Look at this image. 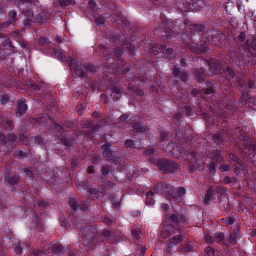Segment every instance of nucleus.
Instances as JSON below:
<instances>
[{
    "label": "nucleus",
    "mask_w": 256,
    "mask_h": 256,
    "mask_svg": "<svg viewBox=\"0 0 256 256\" xmlns=\"http://www.w3.org/2000/svg\"><path fill=\"white\" fill-rule=\"evenodd\" d=\"M205 27L202 25H196L192 24L188 26V30L187 32L190 35L198 34L200 37V40L202 42L200 45L195 44L190 46V50L194 53L201 54L207 52L209 49L206 46L209 42V40L204 32Z\"/></svg>",
    "instance_id": "1"
},
{
    "label": "nucleus",
    "mask_w": 256,
    "mask_h": 256,
    "mask_svg": "<svg viewBox=\"0 0 256 256\" xmlns=\"http://www.w3.org/2000/svg\"><path fill=\"white\" fill-rule=\"evenodd\" d=\"M54 252L56 254H63L64 250L63 247L58 244H50L44 250H40L35 249L30 252V256H43Z\"/></svg>",
    "instance_id": "2"
},
{
    "label": "nucleus",
    "mask_w": 256,
    "mask_h": 256,
    "mask_svg": "<svg viewBox=\"0 0 256 256\" xmlns=\"http://www.w3.org/2000/svg\"><path fill=\"white\" fill-rule=\"evenodd\" d=\"M160 170L164 174H168L175 172L178 168L176 163L172 160L166 159L158 160L156 163Z\"/></svg>",
    "instance_id": "3"
},
{
    "label": "nucleus",
    "mask_w": 256,
    "mask_h": 256,
    "mask_svg": "<svg viewBox=\"0 0 256 256\" xmlns=\"http://www.w3.org/2000/svg\"><path fill=\"white\" fill-rule=\"evenodd\" d=\"M156 192L161 194H164L168 196L174 200H176L178 198L176 196H174L172 192V187L170 184H166L164 182L158 183L154 188Z\"/></svg>",
    "instance_id": "4"
},
{
    "label": "nucleus",
    "mask_w": 256,
    "mask_h": 256,
    "mask_svg": "<svg viewBox=\"0 0 256 256\" xmlns=\"http://www.w3.org/2000/svg\"><path fill=\"white\" fill-rule=\"evenodd\" d=\"M222 60L213 58L208 62L210 71L215 74H219L222 72Z\"/></svg>",
    "instance_id": "5"
},
{
    "label": "nucleus",
    "mask_w": 256,
    "mask_h": 256,
    "mask_svg": "<svg viewBox=\"0 0 256 256\" xmlns=\"http://www.w3.org/2000/svg\"><path fill=\"white\" fill-rule=\"evenodd\" d=\"M187 154V160L188 162V170L190 172H193L196 170L198 166H197L198 159L197 158V154L196 152L192 150H188L186 152Z\"/></svg>",
    "instance_id": "6"
},
{
    "label": "nucleus",
    "mask_w": 256,
    "mask_h": 256,
    "mask_svg": "<svg viewBox=\"0 0 256 256\" xmlns=\"http://www.w3.org/2000/svg\"><path fill=\"white\" fill-rule=\"evenodd\" d=\"M214 192H217L218 194H220L222 196L224 193V190L222 187L220 188H216L214 190H213V188H208L206 194L205 198L204 200V203L206 206L210 204L214 196Z\"/></svg>",
    "instance_id": "7"
},
{
    "label": "nucleus",
    "mask_w": 256,
    "mask_h": 256,
    "mask_svg": "<svg viewBox=\"0 0 256 256\" xmlns=\"http://www.w3.org/2000/svg\"><path fill=\"white\" fill-rule=\"evenodd\" d=\"M69 66L72 70L74 71L76 74L82 78H85L87 74L79 66L74 63V60L70 57L68 58Z\"/></svg>",
    "instance_id": "8"
},
{
    "label": "nucleus",
    "mask_w": 256,
    "mask_h": 256,
    "mask_svg": "<svg viewBox=\"0 0 256 256\" xmlns=\"http://www.w3.org/2000/svg\"><path fill=\"white\" fill-rule=\"evenodd\" d=\"M20 182V177L16 174L6 173L4 183L6 185L13 186L17 184Z\"/></svg>",
    "instance_id": "9"
},
{
    "label": "nucleus",
    "mask_w": 256,
    "mask_h": 256,
    "mask_svg": "<svg viewBox=\"0 0 256 256\" xmlns=\"http://www.w3.org/2000/svg\"><path fill=\"white\" fill-rule=\"evenodd\" d=\"M184 236L182 234L174 236L172 238L166 242V244L168 246L166 250L169 252L172 247L176 246L181 242L184 240Z\"/></svg>",
    "instance_id": "10"
},
{
    "label": "nucleus",
    "mask_w": 256,
    "mask_h": 256,
    "mask_svg": "<svg viewBox=\"0 0 256 256\" xmlns=\"http://www.w3.org/2000/svg\"><path fill=\"white\" fill-rule=\"evenodd\" d=\"M40 120H39V122L44 123V122H50L51 124H54V128L56 130L60 132H62L64 130V128L61 126L54 123V120L52 118L50 117L46 114H42V116L40 118Z\"/></svg>",
    "instance_id": "11"
},
{
    "label": "nucleus",
    "mask_w": 256,
    "mask_h": 256,
    "mask_svg": "<svg viewBox=\"0 0 256 256\" xmlns=\"http://www.w3.org/2000/svg\"><path fill=\"white\" fill-rule=\"evenodd\" d=\"M192 0H183L178 3V10L183 12H188L193 9L194 4H191Z\"/></svg>",
    "instance_id": "12"
},
{
    "label": "nucleus",
    "mask_w": 256,
    "mask_h": 256,
    "mask_svg": "<svg viewBox=\"0 0 256 256\" xmlns=\"http://www.w3.org/2000/svg\"><path fill=\"white\" fill-rule=\"evenodd\" d=\"M230 158L231 160V161L234 162V166L236 168V170L237 172L239 173L241 170H246L245 166L242 163L240 160L237 158L235 155L232 154L230 155Z\"/></svg>",
    "instance_id": "13"
},
{
    "label": "nucleus",
    "mask_w": 256,
    "mask_h": 256,
    "mask_svg": "<svg viewBox=\"0 0 256 256\" xmlns=\"http://www.w3.org/2000/svg\"><path fill=\"white\" fill-rule=\"evenodd\" d=\"M76 225L80 232L84 236L90 235L92 230H94L91 226L84 223H77Z\"/></svg>",
    "instance_id": "14"
},
{
    "label": "nucleus",
    "mask_w": 256,
    "mask_h": 256,
    "mask_svg": "<svg viewBox=\"0 0 256 256\" xmlns=\"http://www.w3.org/2000/svg\"><path fill=\"white\" fill-rule=\"evenodd\" d=\"M238 228L236 225H234L231 228V232L229 238L230 243L235 244L236 243L237 238L238 236Z\"/></svg>",
    "instance_id": "15"
},
{
    "label": "nucleus",
    "mask_w": 256,
    "mask_h": 256,
    "mask_svg": "<svg viewBox=\"0 0 256 256\" xmlns=\"http://www.w3.org/2000/svg\"><path fill=\"white\" fill-rule=\"evenodd\" d=\"M174 226L166 225L161 231L160 236L165 239L172 234H175L174 230Z\"/></svg>",
    "instance_id": "16"
},
{
    "label": "nucleus",
    "mask_w": 256,
    "mask_h": 256,
    "mask_svg": "<svg viewBox=\"0 0 256 256\" xmlns=\"http://www.w3.org/2000/svg\"><path fill=\"white\" fill-rule=\"evenodd\" d=\"M28 110L27 105L26 104L24 99L19 100L17 102V112L16 114H19V116L24 114Z\"/></svg>",
    "instance_id": "17"
},
{
    "label": "nucleus",
    "mask_w": 256,
    "mask_h": 256,
    "mask_svg": "<svg viewBox=\"0 0 256 256\" xmlns=\"http://www.w3.org/2000/svg\"><path fill=\"white\" fill-rule=\"evenodd\" d=\"M172 74L180 78L182 82H186L188 80V76L186 73L183 72L180 69L175 67L172 72Z\"/></svg>",
    "instance_id": "18"
},
{
    "label": "nucleus",
    "mask_w": 256,
    "mask_h": 256,
    "mask_svg": "<svg viewBox=\"0 0 256 256\" xmlns=\"http://www.w3.org/2000/svg\"><path fill=\"white\" fill-rule=\"evenodd\" d=\"M133 131L136 133H143L148 130V126H144L143 123L140 122H134L132 124Z\"/></svg>",
    "instance_id": "19"
},
{
    "label": "nucleus",
    "mask_w": 256,
    "mask_h": 256,
    "mask_svg": "<svg viewBox=\"0 0 256 256\" xmlns=\"http://www.w3.org/2000/svg\"><path fill=\"white\" fill-rule=\"evenodd\" d=\"M166 221L168 222L169 226H174V229H178V226L181 220L178 217L174 214H172L169 218H166Z\"/></svg>",
    "instance_id": "20"
},
{
    "label": "nucleus",
    "mask_w": 256,
    "mask_h": 256,
    "mask_svg": "<svg viewBox=\"0 0 256 256\" xmlns=\"http://www.w3.org/2000/svg\"><path fill=\"white\" fill-rule=\"evenodd\" d=\"M111 144L109 143H106L102 146V148L103 150L102 155L104 157L108 158L110 160L114 161V160L112 158V152L110 150Z\"/></svg>",
    "instance_id": "21"
},
{
    "label": "nucleus",
    "mask_w": 256,
    "mask_h": 256,
    "mask_svg": "<svg viewBox=\"0 0 256 256\" xmlns=\"http://www.w3.org/2000/svg\"><path fill=\"white\" fill-rule=\"evenodd\" d=\"M111 96L113 97L114 101H118L120 99L122 93L120 88L114 86L111 88Z\"/></svg>",
    "instance_id": "22"
},
{
    "label": "nucleus",
    "mask_w": 256,
    "mask_h": 256,
    "mask_svg": "<svg viewBox=\"0 0 256 256\" xmlns=\"http://www.w3.org/2000/svg\"><path fill=\"white\" fill-rule=\"evenodd\" d=\"M242 103L248 104L249 106H256V100L254 98H249L247 93H244L242 97Z\"/></svg>",
    "instance_id": "23"
},
{
    "label": "nucleus",
    "mask_w": 256,
    "mask_h": 256,
    "mask_svg": "<svg viewBox=\"0 0 256 256\" xmlns=\"http://www.w3.org/2000/svg\"><path fill=\"white\" fill-rule=\"evenodd\" d=\"M195 76L199 82H204L205 78L206 70L204 68L197 70L195 72Z\"/></svg>",
    "instance_id": "24"
},
{
    "label": "nucleus",
    "mask_w": 256,
    "mask_h": 256,
    "mask_svg": "<svg viewBox=\"0 0 256 256\" xmlns=\"http://www.w3.org/2000/svg\"><path fill=\"white\" fill-rule=\"evenodd\" d=\"M22 12L27 19L26 22L25 23V25L30 26L31 23L33 22V20L32 19L34 16L33 12L30 10H26L25 11L23 10Z\"/></svg>",
    "instance_id": "25"
},
{
    "label": "nucleus",
    "mask_w": 256,
    "mask_h": 256,
    "mask_svg": "<svg viewBox=\"0 0 256 256\" xmlns=\"http://www.w3.org/2000/svg\"><path fill=\"white\" fill-rule=\"evenodd\" d=\"M154 195V192H150L146 194V204L148 206H152L154 204V200L152 198Z\"/></svg>",
    "instance_id": "26"
},
{
    "label": "nucleus",
    "mask_w": 256,
    "mask_h": 256,
    "mask_svg": "<svg viewBox=\"0 0 256 256\" xmlns=\"http://www.w3.org/2000/svg\"><path fill=\"white\" fill-rule=\"evenodd\" d=\"M207 86V88L206 90H202V92L204 94H209L214 92V89L212 87V83L210 81H208L206 82Z\"/></svg>",
    "instance_id": "27"
},
{
    "label": "nucleus",
    "mask_w": 256,
    "mask_h": 256,
    "mask_svg": "<svg viewBox=\"0 0 256 256\" xmlns=\"http://www.w3.org/2000/svg\"><path fill=\"white\" fill-rule=\"evenodd\" d=\"M136 82L140 86L144 85V84L148 80V76L146 74H142V76L136 77Z\"/></svg>",
    "instance_id": "28"
},
{
    "label": "nucleus",
    "mask_w": 256,
    "mask_h": 256,
    "mask_svg": "<svg viewBox=\"0 0 256 256\" xmlns=\"http://www.w3.org/2000/svg\"><path fill=\"white\" fill-rule=\"evenodd\" d=\"M14 155L18 158L21 159L27 157L26 154L22 150H18L14 152Z\"/></svg>",
    "instance_id": "29"
},
{
    "label": "nucleus",
    "mask_w": 256,
    "mask_h": 256,
    "mask_svg": "<svg viewBox=\"0 0 256 256\" xmlns=\"http://www.w3.org/2000/svg\"><path fill=\"white\" fill-rule=\"evenodd\" d=\"M54 53L56 57L58 59L62 62H66V56L62 52L58 50H54Z\"/></svg>",
    "instance_id": "30"
},
{
    "label": "nucleus",
    "mask_w": 256,
    "mask_h": 256,
    "mask_svg": "<svg viewBox=\"0 0 256 256\" xmlns=\"http://www.w3.org/2000/svg\"><path fill=\"white\" fill-rule=\"evenodd\" d=\"M246 44L254 50H256V37H252V40H247Z\"/></svg>",
    "instance_id": "31"
},
{
    "label": "nucleus",
    "mask_w": 256,
    "mask_h": 256,
    "mask_svg": "<svg viewBox=\"0 0 256 256\" xmlns=\"http://www.w3.org/2000/svg\"><path fill=\"white\" fill-rule=\"evenodd\" d=\"M102 172L103 176H108L112 172V168L108 165H104L102 167Z\"/></svg>",
    "instance_id": "32"
},
{
    "label": "nucleus",
    "mask_w": 256,
    "mask_h": 256,
    "mask_svg": "<svg viewBox=\"0 0 256 256\" xmlns=\"http://www.w3.org/2000/svg\"><path fill=\"white\" fill-rule=\"evenodd\" d=\"M94 21L97 26H102L105 24L106 19L103 16H99L96 17Z\"/></svg>",
    "instance_id": "33"
},
{
    "label": "nucleus",
    "mask_w": 256,
    "mask_h": 256,
    "mask_svg": "<svg viewBox=\"0 0 256 256\" xmlns=\"http://www.w3.org/2000/svg\"><path fill=\"white\" fill-rule=\"evenodd\" d=\"M166 50V46H164L162 45L159 48L158 50H157L156 48H152L150 50V52L154 55L158 54V53L162 52Z\"/></svg>",
    "instance_id": "34"
},
{
    "label": "nucleus",
    "mask_w": 256,
    "mask_h": 256,
    "mask_svg": "<svg viewBox=\"0 0 256 256\" xmlns=\"http://www.w3.org/2000/svg\"><path fill=\"white\" fill-rule=\"evenodd\" d=\"M177 192L178 196L177 198L178 199L176 201H178L179 202V198L178 197H182L184 196L186 194V190L184 187H179L177 188Z\"/></svg>",
    "instance_id": "35"
},
{
    "label": "nucleus",
    "mask_w": 256,
    "mask_h": 256,
    "mask_svg": "<svg viewBox=\"0 0 256 256\" xmlns=\"http://www.w3.org/2000/svg\"><path fill=\"white\" fill-rule=\"evenodd\" d=\"M59 140H60L61 142L65 146L70 148L71 146L70 142L69 140L66 138L64 136H60L59 137Z\"/></svg>",
    "instance_id": "36"
},
{
    "label": "nucleus",
    "mask_w": 256,
    "mask_h": 256,
    "mask_svg": "<svg viewBox=\"0 0 256 256\" xmlns=\"http://www.w3.org/2000/svg\"><path fill=\"white\" fill-rule=\"evenodd\" d=\"M74 0H59V4L62 7L67 6L74 4Z\"/></svg>",
    "instance_id": "37"
},
{
    "label": "nucleus",
    "mask_w": 256,
    "mask_h": 256,
    "mask_svg": "<svg viewBox=\"0 0 256 256\" xmlns=\"http://www.w3.org/2000/svg\"><path fill=\"white\" fill-rule=\"evenodd\" d=\"M236 221V218L234 216H230L225 218V224L232 225Z\"/></svg>",
    "instance_id": "38"
},
{
    "label": "nucleus",
    "mask_w": 256,
    "mask_h": 256,
    "mask_svg": "<svg viewBox=\"0 0 256 256\" xmlns=\"http://www.w3.org/2000/svg\"><path fill=\"white\" fill-rule=\"evenodd\" d=\"M105 188L102 190V192L104 193L108 188H112L116 186V184L112 182L108 181L106 182L104 184Z\"/></svg>",
    "instance_id": "39"
},
{
    "label": "nucleus",
    "mask_w": 256,
    "mask_h": 256,
    "mask_svg": "<svg viewBox=\"0 0 256 256\" xmlns=\"http://www.w3.org/2000/svg\"><path fill=\"white\" fill-rule=\"evenodd\" d=\"M78 203L77 200L74 198H70L69 201L70 206L74 210H78Z\"/></svg>",
    "instance_id": "40"
},
{
    "label": "nucleus",
    "mask_w": 256,
    "mask_h": 256,
    "mask_svg": "<svg viewBox=\"0 0 256 256\" xmlns=\"http://www.w3.org/2000/svg\"><path fill=\"white\" fill-rule=\"evenodd\" d=\"M194 250V245L190 243L183 246L182 248V252H193Z\"/></svg>",
    "instance_id": "41"
},
{
    "label": "nucleus",
    "mask_w": 256,
    "mask_h": 256,
    "mask_svg": "<svg viewBox=\"0 0 256 256\" xmlns=\"http://www.w3.org/2000/svg\"><path fill=\"white\" fill-rule=\"evenodd\" d=\"M146 248L144 246H137L136 251L140 252L138 254L140 256H144L145 254Z\"/></svg>",
    "instance_id": "42"
},
{
    "label": "nucleus",
    "mask_w": 256,
    "mask_h": 256,
    "mask_svg": "<svg viewBox=\"0 0 256 256\" xmlns=\"http://www.w3.org/2000/svg\"><path fill=\"white\" fill-rule=\"evenodd\" d=\"M84 68L86 70L92 73H95L96 72V68L91 64H86L84 65Z\"/></svg>",
    "instance_id": "43"
},
{
    "label": "nucleus",
    "mask_w": 256,
    "mask_h": 256,
    "mask_svg": "<svg viewBox=\"0 0 256 256\" xmlns=\"http://www.w3.org/2000/svg\"><path fill=\"white\" fill-rule=\"evenodd\" d=\"M132 234L134 239L138 240L140 238L142 234L140 230H132Z\"/></svg>",
    "instance_id": "44"
},
{
    "label": "nucleus",
    "mask_w": 256,
    "mask_h": 256,
    "mask_svg": "<svg viewBox=\"0 0 256 256\" xmlns=\"http://www.w3.org/2000/svg\"><path fill=\"white\" fill-rule=\"evenodd\" d=\"M4 126L6 128L8 129L10 131H12L14 127V122L12 120H7Z\"/></svg>",
    "instance_id": "45"
},
{
    "label": "nucleus",
    "mask_w": 256,
    "mask_h": 256,
    "mask_svg": "<svg viewBox=\"0 0 256 256\" xmlns=\"http://www.w3.org/2000/svg\"><path fill=\"white\" fill-rule=\"evenodd\" d=\"M205 253L206 254L204 256H214V250L210 246L207 247L205 249Z\"/></svg>",
    "instance_id": "46"
},
{
    "label": "nucleus",
    "mask_w": 256,
    "mask_h": 256,
    "mask_svg": "<svg viewBox=\"0 0 256 256\" xmlns=\"http://www.w3.org/2000/svg\"><path fill=\"white\" fill-rule=\"evenodd\" d=\"M134 145H135V142L134 140H127L125 142V146L126 148H134Z\"/></svg>",
    "instance_id": "47"
},
{
    "label": "nucleus",
    "mask_w": 256,
    "mask_h": 256,
    "mask_svg": "<svg viewBox=\"0 0 256 256\" xmlns=\"http://www.w3.org/2000/svg\"><path fill=\"white\" fill-rule=\"evenodd\" d=\"M214 141L216 144H219L220 142L222 140L223 138L221 134H216L214 136Z\"/></svg>",
    "instance_id": "48"
},
{
    "label": "nucleus",
    "mask_w": 256,
    "mask_h": 256,
    "mask_svg": "<svg viewBox=\"0 0 256 256\" xmlns=\"http://www.w3.org/2000/svg\"><path fill=\"white\" fill-rule=\"evenodd\" d=\"M78 208L82 210L85 211L88 208V204L86 202H82L79 204Z\"/></svg>",
    "instance_id": "49"
},
{
    "label": "nucleus",
    "mask_w": 256,
    "mask_h": 256,
    "mask_svg": "<svg viewBox=\"0 0 256 256\" xmlns=\"http://www.w3.org/2000/svg\"><path fill=\"white\" fill-rule=\"evenodd\" d=\"M215 238L219 242L224 243V234L222 232L216 233L215 234Z\"/></svg>",
    "instance_id": "50"
},
{
    "label": "nucleus",
    "mask_w": 256,
    "mask_h": 256,
    "mask_svg": "<svg viewBox=\"0 0 256 256\" xmlns=\"http://www.w3.org/2000/svg\"><path fill=\"white\" fill-rule=\"evenodd\" d=\"M7 136H5L2 134H0V142L1 144L5 145L8 141H7Z\"/></svg>",
    "instance_id": "51"
},
{
    "label": "nucleus",
    "mask_w": 256,
    "mask_h": 256,
    "mask_svg": "<svg viewBox=\"0 0 256 256\" xmlns=\"http://www.w3.org/2000/svg\"><path fill=\"white\" fill-rule=\"evenodd\" d=\"M36 204L41 207H46L48 205L47 202L43 200L36 201L34 202V206H36Z\"/></svg>",
    "instance_id": "52"
},
{
    "label": "nucleus",
    "mask_w": 256,
    "mask_h": 256,
    "mask_svg": "<svg viewBox=\"0 0 256 256\" xmlns=\"http://www.w3.org/2000/svg\"><path fill=\"white\" fill-rule=\"evenodd\" d=\"M8 15L12 18L13 22H16L18 20L16 18V12L14 10L10 11Z\"/></svg>",
    "instance_id": "53"
},
{
    "label": "nucleus",
    "mask_w": 256,
    "mask_h": 256,
    "mask_svg": "<svg viewBox=\"0 0 256 256\" xmlns=\"http://www.w3.org/2000/svg\"><path fill=\"white\" fill-rule=\"evenodd\" d=\"M221 153L220 151L216 150L214 155V160L217 162H219L220 163V159H221Z\"/></svg>",
    "instance_id": "54"
},
{
    "label": "nucleus",
    "mask_w": 256,
    "mask_h": 256,
    "mask_svg": "<svg viewBox=\"0 0 256 256\" xmlns=\"http://www.w3.org/2000/svg\"><path fill=\"white\" fill-rule=\"evenodd\" d=\"M76 186L79 189H84L87 186V184L84 182H83L82 181H78L76 183Z\"/></svg>",
    "instance_id": "55"
},
{
    "label": "nucleus",
    "mask_w": 256,
    "mask_h": 256,
    "mask_svg": "<svg viewBox=\"0 0 256 256\" xmlns=\"http://www.w3.org/2000/svg\"><path fill=\"white\" fill-rule=\"evenodd\" d=\"M8 140L7 141L8 142H14L16 139L17 137L14 134H9L7 136Z\"/></svg>",
    "instance_id": "56"
},
{
    "label": "nucleus",
    "mask_w": 256,
    "mask_h": 256,
    "mask_svg": "<svg viewBox=\"0 0 256 256\" xmlns=\"http://www.w3.org/2000/svg\"><path fill=\"white\" fill-rule=\"evenodd\" d=\"M11 24L10 22H6L4 23H0V30H2L5 28H8Z\"/></svg>",
    "instance_id": "57"
},
{
    "label": "nucleus",
    "mask_w": 256,
    "mask_h": 256,
    "mask_svg": "<svg viewBox=\"0 0 256 256\" xmlns=\"http://www.w3.org/2000/svg\"><path fill=\"white\" fill-rule=\"evenodd\" d=\"M168 134L166 132H160V137L159 138V142H164L166 138L168 136Z\"/></svg>",
    "instance_id": "58"
},
{
    "label": "nucleus",
    "mask_w": 256,
    "mask_h": 256,
    "mask_svg": "<svg viewBox=\"0 0 256 256\" xmlns=\"http://www.w3.org/2000/svg\"><path fill=\"white\" fill-rule=\"evenodd\" d=\"M144 154L146 156H152L154 154L155 152V150L154 148H150L148 150H146L144 152Z\"/></svg>",
    "instance_id": "59"
},
{
    "label": "nucleus",
    "mask_w": 256,
    "mask_h": 256,
    "mask_svg": "<svg viewBox=\"0 0 256 256\" xmlns=\"http://www.w3.org/2000/svg\"><path fill=\"white\" fill-rule=\"evenodd\" d=\"M204 238H205L206 241L208 243L211 244V243L214 242V240H213L212 237L210 235H208V234L205 235Z\"/></svg>",
    "instance_id": "60"
},
{
    "label": "nucleus",
    "mask_w": 256,
    "mask_h": 256,
    "mask_svg": "<svg viewBox=\"0 0 256 256\" xmlns=\"http://www.w3.org/2000/svg\"><path fill=\"white\" fill-rule=\"evenodd\" d=\"M102 222L107 225H111L113 222L112 220L109 218H104L102 220Z\"/></svg>",
    "instance_id": "61"
},
{
    "label": "nucleus",
    "mask_w": 256,
    "mask_h": 256,
    "mask_svg": "<svg viewBox=\"0 0 256 256\" xmlns=\"http://www.w3.org/2000/svg\"><path fill=\"white\" fill-rule=\"evenodd\" d=\"M84 190H87V192L91 195H93L95 194V190L92 188L86 186Z\"/></svg>",
    "instance_id": "62"
},
{
    "label": "nucleus",
    "mask_w": 256,
    "mask_h": 256,
    "mask_svg": "<svg viewBox=\"0 0 256 256\" xmlns=\"http://www.w3.org/2000/svg\"><path fill=\"white\" fill-rule=\"evenodd\" d=\"M29 86L30 88H32V90H40V86L37 85L36 84H32V83H30V84H29Z\"/></svg>",
    "instance_id": "63"
},
{
    "label": "nucleus",
    "mask_w": 256,
    "mask_h": 256,
    "mask_svg": "<svg viewBox=\"0 0 256 256\" xmlns=\"http://www.w3.org/2000/svg\"><path fill=\"white\" fill-rule=\"evenodd\" d=\"M2 46L4 47L10 46L12 47V44L9 40H6V41L2 44Z\"/></svg>",
    "instance_id": "64"
}]
</instances>
